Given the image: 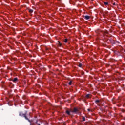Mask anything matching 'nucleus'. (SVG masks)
Wrapping results in <instances>:
<instances>
[{"label": "nucleus", "instance_id": "nucleus-5", "mask_svg": "<svg viewBox=\"0 0 125 125\" xmlns=\"http://www.w3.org/2000/svg\"><path fill=\"white\" fill-rule=\"evenodd\" d=\"M17 81H18V78H15L14 79L12 80V81L14 82V83H16V82H17Z\"/></svg>", "mask_w": 125, "mask_h": 125}, {"label": "nucleus", "instance_id": "nucleus-15", "mask_svg": "<svg viewBox=\"0 0 125 125\" xmlns=\"http://www.w3.org/2000/svg\"><path fill=\"white\" fill-rule=\"evenodd\" d=\"M104 34L105 35V34H108V31H105Z\"/></svg>", "mask_w": 125, "mask_h": 125}, {"label": "nucleus", "instance_id": "nucleus-3", "mask_svg": "<svg viewBox=\"0 0 125 125\" xmlns=\"http://www.w3.org/2000/svg\"><path fill=\"white\" fill-rule=\"evenodd\" d=\"M83 18L84 19H85V20H88V19H90V16L88 15L84 16Z\"/></svg>", "mask_w": 125, "mask_h": 125}, {"label": "nucleus", "instance_id": "nucleus-13", "mask_svg": "<svg viewBox=\"0 0 125 125\" xmlns=\"http://www.w3.org/2000/svg\"><path fill=\"white\" fill-rule=\"evenodd\" d=\"M82 66V63H79L78 65V67H80V68H81Z\"/></svg>", "mask_w": 125, "mask_h": 125}, {"label": "nucleus", "instance_id": "nucleus-1", "mask_svg": "<svg viewBox=\"0 0 125 125\" xmlns=\"http://www.w3.org/2000/svg\"><path fill=\"white\" fill-rule=\"evenodd\" d=\"M27 114H28V111H25L24 113L22 112H21L19 113V116L23 117L25 120H27L29 123H31V120L29 119L31 118V113L29 114L28 116H27Z\"/></svg>", "mask_w": 125, "mask_h": 125}, {"label": "nucleus", "instance_id": "nucleus-2", "mask_svg": "<svg viewBox=\"0 0 125 125\" xmlns=\"http://www.w3.org/2000/svg\"><path fill=\"white\" fill-rule=\"evenodd\" d=\"M72 113H75V114H80V111H79V109L77 108L74 107L73 110L72 111Z\"/></svg>", "mask_w": 125, "mask_h": 125}, {"label": "nucleus", "instance_id": "nucleus-20", "mask_svg": "<svg viewBox=\"0 0 125 125\" xmlns=\"http://www.w3.org/2000/svg\"><path fill=\"white\" fill-rule=\"evenodd\" d=\"M38 123V121H36V124Z\"/></svg>", "mask_w": 125, "mask_h": 125}, {"label": "nucleus", "instance_id": "nucleus-7", "mask_svg": "<svg viewBox=\"0 0 125 125\" xmlns=\"http://www.w3.org/2000/svg\"><path fill=\"white\" fill-rule=\"evenodd\" d=\"M66 114H67V115H71V114L70 113V111H69V110L66 111Z\"/></svg>", "mask_w": 125, "mask_h": 125}, {"label": "nucleus", "instance_id": "nucleus-4", "mask_svg": "<svg viewBox=\"0 0 125 125\" xmlns=\"http://www.w3.org/2000/svg\"><path fill=\"white\" fill-rule=\"evenodd\" d=\"M57 45L59 47H61L62 46V43H61L59 41L57 42Z\"/></svg>", "mask_w": 125, "mask_h": 125}, {"label": "nucleus", "instance_id": "nucleus-14", "mask_svg": "<svg viewBox=\"0 0 125 125\" xmlns=\"http://www.w3.org/2000/svg\"><path fill=\"white\" fill-rule=\"evenodd\" d=\"M68 84L69 85H72V81H70L69 83H68Z\"/></svg>", "mask_w": 125, "mask_h": 125}, {"label": "nucleus", "instance_id": "nucleus-16", "mask_svg": "<svg viewBox=\"0 0 125 125\" xmlns=\"http://www.w3.org/2000/svg\"><path fill=\"white\" fill-rule=\"evenodd\" d=\"M87 111H88V112H90V109H87Z\"/></svg>", "mask_w": 125, "mask_h": 125}, {"label": "nucleus", "instance_id": "nucleus-10", "mask_svg": "<svg viewBox=\"0 0 125 125\" xmlns=\"http://www.w3.org/2000/svg\"><path fill=\"white\" fill-rule=\"evenodd\" d=\"M29 12H30V13H32L34 12V10H32V9H29Z\"/></svg>", "mask_w": 125, "mask_h": 125}, {"label": "nucleus", "instance_id": "nucleus-18", "mask_svg": "<svg viewBox=\"0 0 125 125\" xmlns=\"http://www.w3.org/2000/svg\"><path fill=\"white\" fill-rule=\"evenodd\" d=\"M59 1H61V0H59Z\"/></svg>", "mask_w": 125, "mask_h": 125}, {"label": "nucleus", "instance_id": "nucleus-6", "mask_svg": "<svg viewBox=\"0 0 125 125\" xmlns=\"http://www.w3.org/2000/svg\"><path fill=\"white\" fill-rule=\"evenodd\" d=\"M86 98H90V94H88L85 96Z\"/></svg>", "mask_w": 125, "mask_h": 125}, {"label": "nucleus", "instance_id": "nucleus-11", "mask_svg": "<svg viewBox=\"0 0 125 125\" xmlns=\"http://www.w3.org/2000/svg\"><path fill=\"white\" fill-rule=\"evenodd\" d=\"M104 3L105 4V5H108V4H109V3L107 2H104Z\"/></svg>", "mask_w": 125, "mask_h": 125}, {"label": "nucleus", "instance_id": "nucleus-21", "mask_svg": "<svg viewBox=\"0 0 125 125\" xmlns=\"http://www.w3.org/2000/svg\"><path fill=\"white\" fill-rule=\"evenodd\" d=\"M124 52H125V50L124 51Z\"/></svg>", "mask_w": 125, "mask_h": 125}, {"label": "nucleus", "instance_id": "nucleus-12", "mask_svg": "<svg viewBox=\"0 0 125 125\" xmlns=\"http://www.w3.org/2000/svg\"><path fill=\"white\" fill-rule=\"evenodd\" d=\"M64 42L65 43L68 42V39H64Z\"/></svg>", "mask_w": 125, "mask_h": 125}, {"label": "nucleus", "instance_id": "nucleus-8", "mask_svg": "<svg viewBox=\"0 0 125 125\" xmlns=\"http://www.w3.org/2000/svg\"><path fill=\"white\" fill-rule=\"evenodd\" d=\"M82 120L83 122H85V117H84V116H83Z\"/></svg>", "mask_w": 125, "mask_h": 125}, {"label": "nucleus", "instance_id": "nucleus-9", "mask_svg": "<svg viewBox=\"0 0 125 125\" xmlns=\"http://www.w3.org/2000/svg\"><path fill=\"white\" fill-rule=\"evenodd\" d=\"M99 102H100V101H99V100H97L95 101V103H96V104L99 103Z\"/></svg>", "mask_w": 125, "mask_h": 125}, {"label": "nucleus", "instance_id": "nucleus-17", "mask_svg": "<svg viewBox=\"0 0 125 125\" xmlns=\"http://www.w3.org/2000/svg\"><path fill=\"white\" fill-rule=\"evenodd\" d=\"M113 5H116V3H114Z\"/></svg>", "mask_w": 125, "mask_h": 125}, {"label": "nucleus", "instance_id": "nucleus-19", "mask_svg": "<svg viewBox=\"0 0 125 125\" xmlns=\"http://www.w3.org/2000/svg\"><path fill=\"white\" fill-rule=\"evenodd\" d=\"M30 125H32V123H30Z\"/></svg>", "mask_w": 125, "mask_h": 125}]
</instances>
